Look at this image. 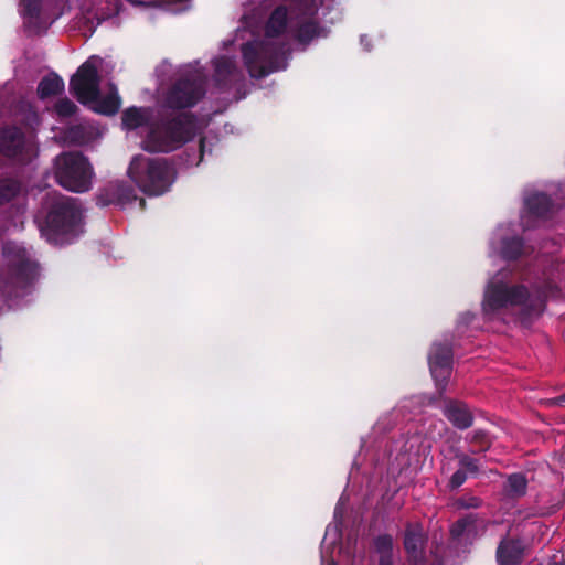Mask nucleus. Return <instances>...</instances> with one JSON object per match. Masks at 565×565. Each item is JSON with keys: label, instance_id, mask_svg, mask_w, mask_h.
<instances>
[{"label": "nucleus", "instance_id": "obj_1", "mask_svg": "<svg viewBox=\"0 0 565 565\" xmlns=\"http://www.w3.org/2000/svg\"><path fill=\"white\" fill-rule=\"evenodd\" d=\"M161 109L149 124L143 139V149L148 152L169 153L191 141L195 135L196 116L189 111H168Z\"/></svg>", "mask_w": 565, "mask_h": 565}, {"label": "nucleus", "instance_id": "obj_2", "mask_svg": "<svg viewBox=\"0 0 565 565\" xmlns=\"http://www.w3.org/2000/svg\"><path fill=\"white\" fill-rule=\"evenodd\" d=\"M128 175L145 194L159 196L170 190L177 172L164 158H148L140 154L132 158Z\"/></svg>", "mask_w": 565, "mask_h": 565}, {"label": "nucleus", "instance_id": "obj_3", "mask_svg": "<svg viewBox=\"0 0 565 565\" xmlns=\"http://www.w3.org/2000/svg\"><path fill=\"white\" fill-rule=\"evenodd\" d=\"M244 64L253 78H264L286 67L285 46L275 41H252L242 45Z\"/></svg>", "mask_w": 565, "mask_h": 565}, {"label": "nucleus", "instance_id": "obj_4", "mask_svg": "<svg viewBox=\"0 0 565 565\" xmlns=\"http://www.w3.org/2000/svg\"><path fill=\"white\" fill-rule=\"evenodd\" d=\"M82 217L76 199L58 195L53 198L49 205L42 231L49 239L54 241L64 236H77Z\"/></svg>", "mask_w": 565, "mask_h": 565}, {"label": "nucleus", "instance_id": "obj_5", "mask_svg": "<svg viewBox=\"0 0 565 565\" xmlns=\"http://www.w3.org/2000/svg\"><path fill=\"white\" fill-rule=\"evenodd\" d=\"M94 175L88 159L81 152H62L54 159V177L64 189L83 193L92 188Z\"/></svg>", "mask_w": 565, "mask_h": 565}, {"label": "nucleus", "instance_id": "obj_6", "mask_svg": "<svg viewBox=\"0 0 565 565\" xmlns=\"http://www.w3.org/2000/svg\"><path fill=\"white\" fill-rule=\"evenodd\" d=\"M206 94V81L196 72L180 75L162 95L161 107L172 111H184L195 107Z\"/></svg>", "mask_w": 565, "mask_h": 565}, {"label": "nucleus", "instance_id": "obj_7", "mask_svg": "<svg viewBox=\"0 0 565 565\" xmlns=\"http://www.w3.org/2000/svg\"><path fill=\"white\" fill-rule=\"evenodd\" d=\"M102 63L98 55L89 56L70 79V92L82 105L98 99L102 81L98 67Z\"/></svg>", "mask_w": 565, "mask_h": 565}, {"label": "nucleus", "instance_id": "obj_8", "mask_svg": "<svg viewBox=\"0 0 565 565\" xmlns=\"http://www.w3.org/2000/svg\"><path fill=\"white\" fill-rule=\"evenodd\" d=\"M531 294L524 285L509 286L503 281H491L484 291V311H498L507 307L524 306Z\"/></svg>", "mask_w": 565, "mask_h": 565}, {"label": "nucleus", "instance_id": "obj_9", "mask_svg": "<svg viewBox=\"0 0 565 565\" xmlns=\"http://www.w3.org/2000/svg\"><path fill=\"white\" fill-rule=\"evenodd\" d=\"M454 349L450 341L434 342L428 353V365L438 394L441 396L452 372Z\"/></svg>", "mask_w": 565, "mask_h": 565}, {"label": "nucleus", "instance_id": "obj_10", "mask_svg": "<svg viewBox=\"0 0 565 565\" xmlns=\"http://www.w3.org/2000/svg\"><path fill=\"white\" fill-rule=\"evenodd\" d=\"M4 255L9 258V270L18 282L31 284L38 276V264L29 257L25 248L15 244H7L3 247Z\"/></svg>", "mask_w": 565, "mask_h": 565}, {"label": "nucleus", "instance_id": "obj_11", "mask_svg": "<svg viewBox=\"0 0 565 565\" xmlns=\"http://www.w3.org/2000/svg\"><path fill=\"white\" fill-rule=\"evenodd\" d=\"M487 521L479 513H467L455 521L449 527V537L456 544L472 543L486 530Z\"/></svg>", "mask_w": 565, "mask_h": 565}, {"label": "nucleus", "instance_id": "obj_12", "mask_svg": "<svg viewBox=\"0 0 565 565\" xmlns=\"http://www.w3.org/2000/svg\"><path fill=\"white\" fill-rule=\"evenodd\" d=\"M137 200L139 201L140 209L145 210L146 200L143 198H138L135 190L130 185L118 183L107 189L105 193H100L97 196V205L107 206L110 204H117L125 206Z\"/></svg>", "mask_w": 565, "mask_h": 565}, {"label": "nucleus", "instance_id": "obj_13", "mask_svg": "<svg viewBox=\"0 0 565 565\" xmlns=\"http://www.w3.org/2000/svg\"><path fill=\"white\" fill-rule=\"evenodd\" d=\"M443 414L459 430H466L473 425L475 417L468 405L461 401L447 399L443 407Z\"/></svg>", "mask_w": 565, "mask_h": 565}, {"label": "nucleus", "instance_id": "obj_14", "mask_svg": "<svg viewBox=\"0 0 565 565\" xmlns=\"http://www.w3.org/2000/svg\"><path fill=\"white\" fill-rule=\"evenodd\" d=\"M524 556V546L520 539L504 536L498 544L495 559L498 565H520Z\"/></svg>", "mask_w": 565, "mask_h": 565}, {"label": "nucleus", "instance_id": "obj_15", "mask_svg": "<svg viewBox=\"0 0 565 565\" xmlns=\"http://www.w3.org/2000/svg\"><path fill=\"white\" fill-rule=\"evenodd\" d=\"M24 135L17 127L0 129V153L7 158H17L24 149Z\"/></svg>", "mask_w": 565, "mask_h": 565}, {"label": "nucleus", "instance_id": "obj_16", "mask_svg": "<svg viewBox=\"0 0 565 565\" xmlns=\"http://www.w3.org/2000/svg\"><path fill=\"white\" fill-rule=\"evenodd\" d=\"M288 22V10L285 6H278L270 13L265 33L268 38H277L281 35L287 28Z\"/></svg>", "mask_w": 565, "mask_h": 565}, {"label": "nucleus", "instance_id": "obj_17", "mask_svg": "<svg viewBox=\"0 0 565 565\" xmlns=\"http://www.w3.org/2000/svg\"><path fill=\"white\" fill-rule=\"evenodd\" d=\"M121 124L126 130H135L146 125L149 126V116L146 108L131 106L122 111Z\"/></svg>", "mask_w": 565, "mask_h": 565}, {"label": "nucleus", "instance_id": "obj_18", "mask_svg": "<svg viewBox=\"0 0 565 565\" xmlns=\"http://www.w3.org/2000/svg\"><path fill=\"white\" fill-rule=\"evenodd\" d=\"M525 207L536 217H545L553 207L552 199L545 193H533L525 199Z\"/></svg>", "mask_w": 565, "mask_h": 565}, {"label": "nucleus", "instance_id": "obj_19", "mask_svg": "<svg viewBox=\"0 0 565 565\" xmlns=\"http://www.w3.org/2000/svg\"><path fill=\"white\" fill-rule=\"evenodd\" d=\"M64 90V81L56 73L44 76L38 84L36 94L40 99L56 96Z\"/></svg>", "mask_w": 565, "mask_h": 565}, {"label": "nucleus", "instance_id": "obj_20", "mask_svg": "<svg viewBox=\"0 0 565 565\" xmlns=\"http://www.w3.org/2000/svg\"><path fill=\"white\" fill-rule=\"evenodd\" d=\"M92 109L100 115L113 116L118 113L121 106V99L117 92L108 93L106 96H98V99L93 100Z\"/></svg>", "mask_w": 565, "mask_h": 565}, {"label": "nucleus", "instance_id": "obj_21", "mask_svg": "<svg viewBox=\"0 0 565 565\" xmlns=\"http://www.w3.org/2000/svg\"><path fill=\"white\" fill-rule=\"evenodd\" d=\"M524 252V239L520 236L504 237L501 241L500 255L504 260H516Z\"/></svg>", "mask_w": 565, "mask_h": 565}, {"label": "nucleus", "instance_id": "obj_22", "mask_svg": "<svg viewBox=\"0 0 565 565\" xmlns=\"http://www.w3.org/2000/svg\"><path fill=\"white\" fill-rule=\"evenodd\" d=\"M425 543V537L422 533L420 526L408 525L404 535V548L407 554L416 556L422 552Z\"/></svg>", "mask_w": 565, "mask_h": 565}, {"label": "nucleus", "instance_id": "obj_23", "mask_svg": "<svg viewBox=\"0 0 565 565\" xmlns=\"http://www.w3.org/2000/svg\"><path fill=\"white\" fill-rule=\"evenodd\" d=\"M374 548L379 554V565H394L393 537L390 534H380L374 539Z\"/></svg>", "mask_w": 565, "mask_h": 565}, {"label": "nucleus", "instance_id": "obj_24", "mask_svg": "<svg viewBox=\"0 0 565 565\" xmlns=\"http://www.w3.org/2000/svg\"><path fill=\"white\" fill-rule=\"evenodd\" d=\"M504 490L511 499L524 497L527 490V479L523 473H512L507 479Z\"/></svg>", "mask_w": 565, "mask_h": 565}, {"label": "nucleus", "instance_id": "obj_25", "mask_svg": "<svg viewBox=\"0 0 565 565\" xmlns=\"http://www.w3.org/2000/svg\"><path fill=\"white\" fill-rule=\"evenodd\" d=\"M323 28L315 20H308L300 23L296 30V39L301 44H308L313 39L321 35Z\"/></svg>", "mask_w": 565, "mask_h": 565}, {"label": "nucleus", "instance_id": "obj_26", "mask_svg": "<svg viewBox=\"0 0 565 565\" xmlns=\"http://www.w3.org/2000/svg\"><path fill=\"white\" fill-rule=\"evenodd\" d=\"M65 140L74 146H84L92 140V132L83 125H73L64 131Z\"/></svg>", "mask_w": 565, "mask_h": 565}, {"label": "nucleus", "instance_id": "obj_27", "mask_svg": "<svg viewBox=\"0 0 565 565\" xmlns=\"http://www.w3.org/2000/svg\"><path fill=\"white\" fill-rule=\"evenodd\" d=\"M21 191V184L19 181L12 178L0 179V206L9 203Z\"/></svg>", "mask_w": 565, "mask_h": 565}, {"label": "nucleus", "instance_id": "obj_28", "mask_svg": "<svg viewBox=\"0 0 565 565\" xmlns=\"http://www.w3.org/2000/svg\"><path fill=\"white\" fill-rule=\"evenodd\" d=\"M215 79L217 82H226L234 73L236 66L232 58L227 56H221L215 61Z\"/></svg>", "mask_w": 565, "mask_h": 565}, {"label": "nucleus", "instance_id": "obj_29", "mask_svg": "<svg viewBox=\"0 0 565 565\" xmlns=\"http://www.w3.org/2000/svg\"><path fill=\"white\" fill-rule=\"evenodd\" d=\"M21 13L30 21L38 20L41 15V0H21Z\"/></svg>", "mask_w": 565, "mask_h": 565}, {"label": "nucleus", "instance_id": "obj_30", "mask_svg": "<svg viewBox=\"0 0 565 565\" xmlns=\"http://www.w3.org/2000/svg\"><path fill=\"white\" fill-rule=\"evenodd\" d=\"M54 110L58 117L68 118L76 114L78 107L70 98L63 97L55 103Z\"/></svg>", "mask_w": 565, "mask_h": 565}, {"label": "nucleus", "instance_id": "obj_31", "mask_svg": "<svg viewBox=\"0 0 565 565\" xmlns=\"http://www.w3.org/2000/svg\"><path fill=\"white\" fill-rule=\"evenodd\" d=\"M455 456L458 459V462L460 466L459 469H463L466 472H470L472 475H477L479 472V466H478L477 459L470 457L467 454L460 452V451L456 452Z\"/></svg>", "mask_w": 565, "mask_h": 565}, {"label": "nucleus", "instance_id": "obj_32", "mask_svg": "<svg viewBox=\"0 0 565 565\" xmlns=\"http://www.w3.org/2000/svg\"><path fill=\"white\" fill-rule=\"evenodd\" d=\"M470 441L479 446V451H487L491 446L489 435L483 429L475 430L470 437Z\"/></svg>", "mask_w": 565, "mask_h": 565}, {"label": "nucleus", "instance_id": "obj_33", "mask_svg": "<svg viewBox=\"0 0 565 565\" xmlns=\"http://www.w3.org/2000/svg\"><path fill=\"white\" fill-rule=\"evenodd\" d=\"M458 509H478L482 505V500L475 495H463L456 501Z\"/></svg>", "mask_w": 565, "mask_h": 565}, {"label": "nucleus", "instance_id": "obj_34", "mask_svg": "<svg viewBox=\"0 0 565 565\" xmlns=\"http://www.w3.org/2000/svg\"><path fill=\"white\" fill-rule=\"evenodd\" d=\"M466 480H467V472L463 469H458L450 477L449 482H448V488L450 490L458 489L466 482Z\"/></svg>", "mask_w": 565, "mask_h": 565}, {"label": "nucleus", "instance_id": "obj_35", "mask_svg": "<svg viewBox=\"0 0 565 565\" xmlns=\"http://www.w3.org/2000/svg\"><path fill=\"white\" fill-rule=\"evenodd\" d=\"M18 107L21 110L26 111L29 114V117H36V113L34 110V107H33V105L30 102L20 100L19 104H18Z\"/></svg>", "mask_w": 565, "mask_h": 565}, {"label": "nucleus", "instance_id": "obj_36", "mask_svg": "<svg viewBox=\"0 0 565 565\" xmlns=\"http://www.w3.org/2000/svg\"><path fill=\"white\" fill-rule=\"evenodd\" d=\"M547 565H565V559L563 557L558 558L556 555H554Z\"/></svg>", "mask_w": 565, "mask_h": 565}, {"label": "nucleus", "instance_id": "obj_37", "mask_svg": "<svg viewBox=\"0 0 565 565\" xmlns=\"http://www.w3.org/2000/svg\"><path fill=\"white\" fill-rule=\"evenodd\" d=\"M563 403H565V394L551 401V404L554 405H562Z\"/></svg>", "mask_w": 565, "mask_h": 565}]
</instances>
